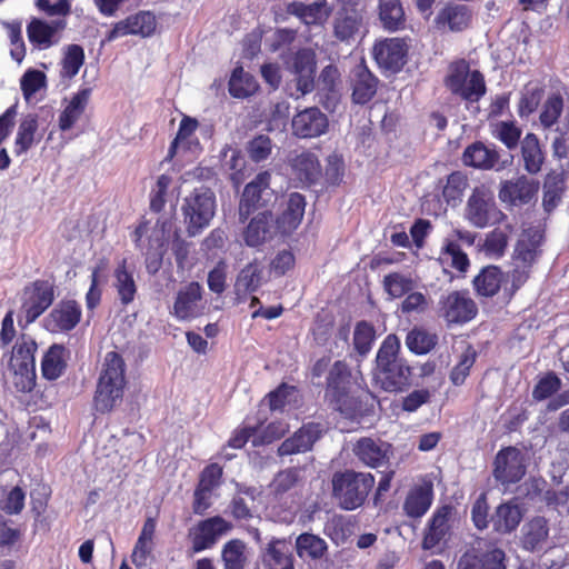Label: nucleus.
Listing matches in <instances>:
<instances>
[{
	"label": "nucleus",
	"mask_w": 569,
	"mask_h": 569,
	"mask_svg": "<svg viewBox=\"0 0 569 569\" xmlns=\"http://www.w3.org/2000/svg\"><path fill=\"white\" fill-rule=\"evenodd\" d=\"M305 197L298 192L291 193L286 202L283 211L276 221V230L282 234H289L295 231L301 223L305 214Z\"/></svg>",
	"instance_id": "a878e982"
},
{
	"label": "nucleus",
	"mask_w": 569,
	"mask_h": 569,
	"mask_svg": "<svg viewBox=\"0 0 569 569\" xmlns=\"http://www.w3.org/2000/svg\"><path fill=\"white\" fill-rule=\"evenodd\" d=\"M201 299V287L191 282L178 292L173 305V315L179 320L191 319L198 313V302Z\"/></svg>",
	"instance_id": "c756f323"
},
{
	"label": "nucleus",
	"mask_w": 569,
	"mask_h": 569,
	"mask_svg": "<svg viewBox=\"0 0 569 569\" xmlns=\"http://www.w3.org/2000/svg\"><path fill=\"white\" fill-rule=\"evenodd\" d=\"M46 76L39 70H28L21 78L20 86L26 100L44 87Z\"/></svg>",
	"instance_id": "338daca9"
},
{
	"label": "nucleus",
	"mask_w": 569,
	"mask_h": 569,
	"mask_svg": "<svg viewBox=\"0 0 569 569\" xmlns=\"http://www.w3.org/2000/svg\"><path fill=\"white\" fill-rule=\"evenodd\" d=\"M271 212L264 211L254 216L242 232L246 246L257 248L270 241L276 234Z\"/></svg>",
	"instance_id": "6ab92c4d"
},
{
	"label": "nucleus",
	"mask_w": 569,
	"mask_h": 569,
	"mask_svg": "<svg viewBox=\"0 0 569 569\" xmlns=\"http://www.w3.org/2000/svg\"><path fill=\"white\" fill-rule=\"evenodd\" d=\"M90 93V89H82L70 99L59 117L60 130L67 131L71 129L79 120L89 101Z\"/></svg>",
	"instance_id": "a19ab883"
},
{
	"label": "nucleus",
	"mask_w": 569,
	"mask_h": 569,
	"mask_svg": "<svg viewBox=\"0 0 569 569\" xmlns=\"http://www.w3.org/2000/svg\"><path fill=\"white\" fill-rule=\"evenodd\" d=\"M295 549L301 560L317 561L326 556L328 543L317 535L303 532L296 538Z\"/></svg>",
	"instance_id": "7c9ffc66"
},
{
	"label": "nucleus",
	"mask_w": 569,
	"mask_h": 569,
	"mask_svg": "<svg viewBox=\"0 0 569 569\" xmlns=\"http://www.w3.org/2000/svg\"><path fill=\"white\" fill-rule=\"evenodd\" d=\"M42 138L39 132V122L36 114L29 113L21 118L16 139L14 152L20 156L26 153L33 144L38 143Z\"/></svg>",
	"instance_id": "c85d7f7f"
},
{
	"label": "nucleus",
	"mask_w": 569,
	"mask_h": 569,
	"mask_svg": "<svg viewBox=\"0 0 569 569\" xmlns=\"http://www.w3.org/2000/svg\"><path fill=\"white\" fill-rule=\"evenodd\" d=\"M463 163L478 169H491L498 160V153L482 142L470 144L463 152Z\"/></svg>",
	"instance_id": "ea45409f"
},
{
	"label": "nucleus",
	"mask_w": 569,
	"mask_h": 569,
	"mask_svg": "<svg viewBox=\"0 0 569 569\" xmlns=\"http://www.w3.org/2000/svg\"><path fill=\"white\" fill-rule=\"evenodd\" d=\"M371 473L346 471L332 477V493L339 506L346 510L360 507L373 487Z\"/></svg>",
	"instance_id": "7ed1b4c3"
},
{
	"label": "nucleus",
	"mask_w": 569,
	"mask_h": 569,
	"mask_svg": "<svg viewBox=\"0 0 569 569\" xmlns=\"http://www.w3.org/2000/svg\"><path fill=\"white\" fill-rule=\"evenodd\" d=\"M258 90L256 79L241 67L233 70L229 80V92L234 98H247Z\"/></svg>",
	"instance_id": "8fccbe9b"
},
{
	"label": "nucleus",
	"mask_w": 569,
	"mask_h": 569,
	"mask_svg": "<svg viewBox=\"0 0 569 569\" xmlns=\"http://www.w3.org/2000/svg\"><path fill=\"white\" fill-rule=\"evenodd\" d=\"M67 366L66 349L61 345H52L41 362L42 375L48 380L58 379Z\"/></svg>",
	"instance_id": "37998d69"
},
{
	"label": "nucleus",
	"mask_w": 569,
	"mask_h": 569,
	"mask_svg": "<svg viewBox=\"0 0 569 569\" xmlns=\"http://www.w3.org/2000/svg\"><path fill=\"white\" fill-rule=\"evenodd\" d=\"M481 569H506V555L503 550L490 547L479 556Z\"/></svg>",
	"instance_id": "774afa93"
},
{
	"label": "nucleus",
	"mask_w": 569,
	"mask_h": 569,
	"mask_svg": "<svg viewBox=\"0 0 569 569\" xmlns=\"http://www.w3.org/2000/svg\"><path fill=\"white\" fill-rule=\"evenodd\" d=\"M521 129L513 121H498L492 124V136L501 141L509 150L515 149L521 137Z\"/></svg>",
	"instance_id": "13d9d810"
},
{
	"label": "nucleus",
	"mask_w": 569,
	"mask_h": 569,
	"mask_svg": "<svg viewBox=\"0 0 569 569\" xmlns=\"http://www.w3.org/2000/svg\"><path fill=\"white\" fill-rule=\"evenodd\" d=\"M383 288L392 299H396L413 290L415 281L410 276L392 272L385 276Z\"/></svg>",
	"instance_id": "5fc2aeb1"
},
{
	"label": "nucleus",
	"mask_w": 569,
	"mask_h": 569,
	"mask_svg": "<svg viewBox=\"0 0 569 569\" xmlns=\"http://www.w3.org/2000/svg\"><path fill=\"white\" fill-rule=\"evenodd\" d=\"M229 529V523L221 517H212L199 522L189 533L193 552L211 548Z\"/></svg>",
	"instance_id": "2eb2a0df"
},
{
	"label": "nucleus",
	"mask_w": 569,
	"mask_h": 569,
	"mask_svg": "<svg viewBox=\"0 0 569 569\" xmlns=\"http://www.w3.org/2000/svg\"><path fill=\"white\" fill-rule=\"evenodd\" d=\"M37 345L32 339L22 338L12 350L10 365L13 369L34 370Z\"/></svg>",
	"instance_id": "de8ad7c7"
},
{
	"label": "nucleus",
	"mask_w": 569,
	"mask_h": 569,
	"mask_svg": "<svg viewBox=\"0 0 569 569\" xmlns=\"http://www.w3.org/2000/svg\"><path fill=\"white\" fill-rule=\"evenodd\" d=\"M439 260L449 264L460 272L467 271L469 267L468 256L460 249V246L450 238H446L440 251Z\"/></svg>",
	"instance_id": "3c124183"
},
{
	"label": "nucleus",
	"mask_w": 569,
	"mask_h": 569,
	"mask_svg": "<svg viewBox=\"0 0 569 569\" xmlns=\"http://www.w3.org/2000/svg\"><path fill=\"white\" fill-rule=\"evenodd\" d=\"M269 184L270 173L266 171L259 173L244 187L239 203V217L241 221H244L254 208L264 206L269 201L272 194Z\"/></svg>",
	"instance_id": "9d476101"
},
{
	"label": "nucleus",
	"mask_w": 569,
	"mask_h": 569,
	"mask_svg": "<svg viewBox=\"0 0 569 569\" xmlns=\"http://www.w3.org/2000/svg\"><path fill=\"white\" fill-rule=\"evenodd\" d=\"M433 500V487L431 482L416 485L408 492L403 502V511L410 518L422 517L430 508Z\"/></svg>",
	"instance_id": "bb28decb"
},
{
	"label": "nucleus",
	"mask_w": 569,
	"mask_h": 569,
	"mask_svg": "<svg viewBox=\"0 0 569 569\" xmlns=\"http://www.w3.org/2000/svg\"><path fill=\"white\" fill-rule=\"evenodd\" d=\"M290 72L293 74V81L300 96H305L313 90L316 59L311 50L303 49L296 53L290 64Z\"/></svg>",
	"instance_id": "4468645a"
},
{
	"label": "nucleus",
	"mask_w": 569,
	"mask_h": 569,
	"mask_svg": "<svg viewBox=\"0 0 569 569\" xmlns=\"http://www.w3.org/2000/svg\"><path fill=\"white\" fill-rule=\"evenodd\" d=\"M526 453L516 448L507 447L498 451L493 461V477L502 486L520 481L527 470Z\"/></svg>",
	"instance_id": "0eeeda50"
},
{
	"label": "nucleus",
	"mask_w": 569,
	"mask_h": 569,
	"mask_svg": "<svg viewBox=\"0 0 569 569\" xmlns=\"http://www.w3.org/2000/svg\"><path fill=\"white\" fill-rule=\"evenodd\" d=\"M520 151L523 169L530 174L538 173L545 162V153L538 137L527 133L520 142Z\"/></svg>",
	"instance_id": "2f4dec72"
},
{
	"label": "nucleus",
	"mask_w": 569,
	"mask_h": 569,
	"mask_svg": "<svg viewBox=\"0 0 569 569\" xmlns=\"http://www.w3.org/2000/svg\"><path fill=\"white\" fill-rule=\"evenodd\" d=\"M511 233L512 227L509 223L503 224V227L495 228L486 234L485 241L480 248L481 252L489 259L501 258L507 250Z\"/></svg>",
	"instance_id": "e433bc0d"
},
{
	"label": "nucleus",
	"mask_w": 569,
	"mask_h": 569,
	"mask_svg": "<svg viewBox=\"0 0 569 569\" xmlns=\"http://www.w3.org/2000/svg\"><path fill=\"white\" fill-rule=\"evenodd\" d=\"M538 183L525 176L501 183L499 199L510 204L528 203L537 193Z\"/></svg>",
	"instance_id": "412c9836"
},
{
	"label": "nucleus",
	"mask_w": 569,
	"mask_h": 569,
	"mask_svg": "<svg viewBox=\"0 0 569 569\" xmlns=\"http://www.w3.org/2000/svg\"><path fill=\"white\" fill-rule=\"evenodd\" d=\"M446 84L453 94L471 102L478 101L486 93L483 76L478 70H470L465 60L450 66Z\"/></svg>",
	"instance_id": "423d86ee"
},
{
	"label": "nucleus",
	"mask_w": 569,
	"mask_h": 569,
	"mask_svg": "<svg viewBox=\"0 0 569 569\" xmlns=\"http://www.w3.org/2000/svg\"><path fill=\"white\" fill-rule=\"evenodd\" d=\"M3 27L8 31L10 39V56L13 60L20 63L26 56V47L21 36V23L19 22H3Z\"/></svg>",
	"instance_id": "69168bd1"
},
{
	"label": "nucleus",
	"mask_w": 569,
	"mask_h": 569,
	"mask_svg": "<svg viewBox=\"0 0 569 569\" xmlns=\"http://www.w3.org/2000/svg\"><path fill=\"white\" fill-rule=\"evenodd\" d=\"M463 218L479 229L502 223L507 219L498 208L492 192L485 187L472 190L463 209Z\"/></svg>",
	"instance_id": "20e7f679"
},
{
	"label": "nucleus",
	"mask_w": 569,
	"mask_h": 569,
	"mask_svg": "<svg viewBox=\"0 0 569 569\" xmlns=\"http://www.w3.org/2000/svg\"><path fill=\"white\" fill-rule=\"evenodd\" d=\"M360 26V14L353 9H345L338 13L335 20V36L341 41H348L359 31Z\"/></svg>",
	"instance_id": "49530a36"
},
{
	"label": "nucleus",
	"mask_w": 569,
	"mask_h": 569,
	"mask_svg": "<svg viewBox=\"0 0 569 569\" xmlns=\"http://www.w3.org/2000/svg\"><path fill=\"white\" fill-rule=\"evenodd\" d=\"M522 543L527 550H537L543 547L549 535L547 520L536 517L523 526Z\"/></svg>",
	"instance_id": "c03bdc74"
},
{
	"label": "nucleus",
	"mask_w": 569,
	"mask_h": 569,
	"mask_svg": "<svg viewBox=\"0 0 569 569\" xmlns=\"http://www.w3.org/2000/svg\"><path fill=\"white\" fill-rule=\"evenodd\" d=\"M352 98L357 103L368 102L376 93L377 81L368 68L359 63L352 71Z\"/></svg>",
	"instance_id": "473e14b6"
},
{
	"label": "nucleus",
	"mask_w": 569,
	"mask_h": 569,
	"mask_svg": "<svg viewBox=\"0 0 569 569\" xmlns=\"http://www.w3.org/2000/svg\"><path fill=\"white\" fill-rule=\"evenodd\" d=\"M563 111V100L560 94L552 93L543 102L539 116L540 124L547 129L557 123Z\"/></svg>",
	"instance_id": "bf43d9fd"
},
{
	"label": "nucleus",
	"mask_w": 569,
	"mask_h": 569,
	"mask_svg": "<svg viewBox=\"0 0 569 569\" xmlns=\"http://www.w3.org/2000/svg\"><path fill=\"white\" fill-rule=\"evenodd\" d=\"M399 351L400 340L388 335L377 352L373 379L385 391H401L410 382L411 369L399 358Z\"/></svg>",
	"instance_id": "f257e3e1"
},
{
	"label": "nucleus",
	"mask_w": 569,
	"mask_h": 569,
	"mask_svg": "<svg viewBox=\"0 0 569 569\" xmlns=\"http://www.w3.org/2000/svg\"><path fill=\"white\" fill-rule=\"evenodd\" d=\"M376 332L372 325L361 321L357 323L353 331V346L355 349L361 355H367L375 341Z\"/></svg>",
	"instance_id": "052dcab7"
},
{
	"label": "nucleus",
	"mask_w": 569,
	"mask_h": 569,
	"mask_svg": "<svg viewBox=\"0 0 569 569\" xmlns=\"http://www.w3.org/2000/svg\"><path fill=\"white\" fill-rule=\"evenodd\" d=\"M522 510L515 501L501 503L492 516L493 529L501 533L513 531L522 519Z\"/></svg>",
	"instance_id": "c9c22d12"
},
{
	"label": "nucleus",
	"mask_w": 569,
	"mask_h": 569,
	"mask_svg": "<svg viewBox=\"0 0 569 569\" xmlns=\"http://www.w3.org/2000/svg\"><path fill=\"white\" fill-rule=\"evenodd\" d=\"M81 319L80 306L74 300H63L43 319L46 330L58 333L72 330Z\"/></svg>",
	"instance_id": "9b49d317"
},
{
	"label": "nucleus",
	"mask_w": 569,
	"mask_h": 569,
	"mask_svg": "<svg viewBox=\"0 0 569 569\" xmlns=\"http://www.w3.org/2000/svg\"><path fill=\"white\" fill-rule=\"evenodd\" d=\"M389 450L390 446L388 443L371 438L359 439L353 448V452L359 460L372 468H377L387 461Z\"/></svg>",
	"instance_id": "cd10ccee"
},
{
	"label": "nucleus",
	"mask_w": 569,
	"mask_h": 569,
	"mask_svg": "<svg viewBox=\"0 0 569 569\" xmlns=\"http://www.w3.org/2000/svg\"><path fill=\"white\" fill-rule=\"evenodd\" d=\"M63 28L64 22L62 20H54L48 23L42 20L34 19L29 23L27 32L28 38L32 43L37 44L41 49H46L53 44V37Z\"/></svg>",
	"instance_id": "72a5a7b5"
},
{
	"label": "nucleus",
	"mask_w": 569,
	"mask_h": 569,
	"mask_svg": "<svg viewBox=\"0 0 569 569\" xmlns=\"http://www.w3.org/2000/svg\"><path fill=\"white\" fill-rule=\"evenodd\" d=\"M24 492L14 487L10 490L0 489V509L10 515L19 513L24 507Z\"/></svg>",
	"instance_id": "e2e57ef3"
},
{
	"label": "nucleus",
	"mask_w": 569,
	"mask_h": 569,
	"mask_svg": "<svg viewBox=\"0 0 569 569\" xmlns=\"http://www.w3.org/2000/svg\"><path fill=\"white\" fill-rule=\"evenodd\" d=\"M437 342V335L420 328L412 329L406 337L407 347L417 355L428 353L436 347Z\"/></svg>",
	"instance_id": "603ef678"
},
{
	"label": "nucleus",
	"mask_w": 569,
	"mask_h": 569,
	"mask_svg": "<svg viewBox=\"0 0 569 569\" xmlns=\"http://www.w3.org/2000/svg\"><path fill=\"white\" fill-rule=\"evenodd\" d=\"M184 221L190 236L198 234L209 226L216 212V197L207 188L194 189L184 198L182 206Z\"/></svg>",
	"instance_id": "39448f33"
},
{
	"label": "nucleus",
	"mask_w": 569,
	"mask_h": 569,
	"mask_svg": "<svg viewBox=\"0 0 569 569\" xmlns=\"http://www.w3.org/2000/svg\"><path fill=\"white\" fill-rule=\"evenodd\" d=\"M476 360V351L471 347H467L460 355L458 363L453 367L450 379L453 385H462L468 377L471 367Z\"/></svg>",
	"instance_id": "0e129e2a"
},
{
	"label": "nucleus",
	"mask_w": 569,
	"mask_h": 569,
	"mask_svg": "<svg viewBox=\"0 0 569 569\" xmlns=\"http://www.w3.org/2000/svg\"><path fill=\"white\" fill-rule=\"evenodd\" d=\"M441 311L447 322L463 323L476 317L477 306L466 293L455 291L441 300Z\"/></svg>",
	"instance_id": "dca6fc26"
},
{
	"label": "nucleus",
	"mask_w": 569,
	"mask_h": 569,
	"mask_svg": "<svg viewBox=\"0 0 569 569\" xmlns=\"http://www.w3.org/2000/svg\"><path fill=\"white\" fill-rule=\"evenodd\" d=\"M290 166L293 179L303 186L316 183L322 174L318 157L310 151H302L292 157Z\"/></svg>",
	"instance_id": "5701e85b"
},
{
	"label": "nucleus",
	"mask_w": 569,
	"mask_h": 569,
	"mask_svg": "<svg viewBox=\"0 0 569 569\" xmlns=\"http://www.w3.org/2000/svg\"><path fill=\"white\" fill-rule=\"evenodd\" d=\"M156 522L149 518L144 521L140 536L134 545L131 559L137 567L147 566L153 550Z\"/></svg>",
	"instance_id": "58836bf2"
},
{
	"label": "nucleus",
	"mask_w": 569,
	"mask_h": 569,
	"mask_svg": "<svg viewBox=\"0 0 569 569\" xmlns=\"http://www.w3.org/2000/svg\"><path fill=\"white\" fill-rule=\"evenodd\" d=\"M118 295L122 303H130L136 295L137 288L133 280V276L126 269L124 261L120 264L114 272Z\"/></svg>",
	"instance_id": "4d7b16f0"
},
{
	"label": "nucleus",
	"mask_w": 569,
	"mask_h": 569,
	"mask_svg": "<svg viewBox=\"0 0 569 569\" xmlns=\"http://www.w3.org/2000/svg\"><path fill=\"white\" fill-rule=\"evenodd\" d=\"M262 273L257 260L249 262L239 271L234 283V292L239 300L258 290L262 283Z\"/></svg>",
	"instance_id": "f704fd0d"
},
{
	"label": "nucleus",
	"mask_w": 569,
	"mask_h": 569,
	"mask_svg": "<svg viewBox=\"0 0 569 569\" xmlns=\"http://www.w3.org/2000/svg\"><path fill=\"white\" fill-rule=\"evenodd\" d=\"M289 11L306 24H322L331 13L326 0H320L310 4L293 2L290 4Z\"/></svg>",
	"instance_id": "4c0bfd02"
},
{
	"label": "nucleus",
	"mask_w": 569,
	"mask_h": 569,
	"mask_svg": "<svg viewBox=\"0 0 569 569\" xmlns=\"http://www.w3.org/2000/svg\"><path fill=\"white\" fill-rule=\"evenodd\" d=\"M322 431L323 429L319 423H307L280 445L278 453L280 456H289L309 451L321 437Z\"/></svg>",
	"instance_id": "a211bd4d"
},
{
	"label": "nucleus",
	"mask_w": 569,
	"mask_h": 569,
	"mask_svg": "<svg viewBox=\"0 0 569 569\" xmlns=\"http://www.w3.org/2000/svg\"><path fill=\"white\" fill-rule=\"evenodd\" d=\"M501 283L502 272L495 266L485 268L473 280L476 290L485 297L495 296L499 291Z\"/></svg>",
	"instance_id": "09e8293b"
},
{
	"label": "nucleus",
	"mask_w": 569,
	"mask_h": 569,
	"mask_svg": "<svg viewBox=\"0 0 569 569\" xmlns=\"http://www.w3.org/2000/svg\"><path fill=\"white\" fill-rule=\"evenodd\" d=\"M84 62L83 49L78 44H69L63 50L61 60V76L73 78Z\"/></svg>",
	"instance_id": "864d4df0"
},
{
	"label": "nucleus",
	"mask_w": 569,
	"mask_h": 569,
	"mask_svg": "<svg viewBox=\"0 0 569 569\" xmlns=\"http://www.w3.org/2000/svg\"><path fill=\"white\" fill-rule=\"evenodd\" d=\"M262 569H295V559L283 539L270 540L261 553Z\"/></svg>",
	"instance_id": "b1692460"
},
{
	"label": "nucleus",
	"mask_w": 569,
	"mask_h": 569,
	"mask_svg": "<svg viewBox=\"0 0 569 569\" xmlns=\"http://www.w3.org/2000/svg\"><path fill=\"white\" fill-rule=\"evenodd\" d=\"M293 134L299 138H316L328 129V119L318 108H307L292 119Z\"/></svg>",
	"instance_id": "f3484780"
},
{
	"label": "nucleus",
	"mask_w": 569,
	"mask_h": 569,
	"mask_svg": "<svg viewBox=\"0 0 569 569\" xmlns=\"http://www.w3.org/2000/svg\"><path fill=\"white\" fill-rule=\"evenodd\" d=\"M455 513L456 510L451 506H442L433 512L423 537L425 549L433 548L447 537L451 529Z\"/></svg>",
	"instance_id": "4be33fe9"
},
{
	"label": "nucleus",
	"mask_w": 569,
	"mask_h": 569,
	"mask_svg": "<svg viewBox=\"0 0 569 569\" xmlns=\"http://www.w3.org/2000/svg\"><path fill=\"white\" fill-rule=\"evenodd\" d=\"M379 19L386 30L397 31L405 26V10L400 0H379Z\"/></svg>",
	"instance_id": "79ce46f5"
},
{
	"label": "nucleus",
	"mask_w": 569,
	"mask_h": 569,
	"mask_svg": "<svg viewBox=\"0 0 569 569\" xmlns=\"http://www.w3.org/2000/svg\"><path fill=\"white\" fill-rule=\"evenodd\" d=\"M53 301V289L47 282H34L23 291L22 312L27 323L33 322Z\"/></svg>",
	"instance_id": "ddd939ff"
},
{
	"label": "nucleus",
	"mask_w": 569,
	"mask_h": 569,
	"mask_svg": "<svg viewBox=\"0 0 569 569\" xmlns=\"http://www.w3.org/2000/svg\"><path fill=\"white\" fill-rule=\"evenodd\" d=\"M199 122L191 117L184 116L179 124L174 140L171 142L168 156L172 158L177 153L197 154L201 150L200 142L196 137Z\"/></svg>",
	"instance_id": "aec40b11"
},
{
	"label": "nucleus",
	"mask_w": 569,
	"mask_h": 569,
	"mask_svg": "<svg viewBox=\"0 0 569 569\" xmlns=\"http://www.w3.org/2000/svg\"><path fill=\"white\" fill-rule=\"evenodd\" d=\"M350 393V372L343 362L337 361L329 372L326 396L337 410L348 412L355 405Z\"/></svg>",
	"instance_id": "6e6552de"
},
{
	"label": "nucleus",
	"mask_w": 569,
	"mask_h": 569,
	"mask_svg": "<svg viewBox=\"0 0 569 569\" xmlns=\"http://www.w3.org/2000/svg\"><path fill=\"white\" fill-rule=\"evenodd\" d=\"M224 569H244L247 563L246 545L241 540H231L222 549Z\"/></svg>",
	"instance_id": "6e6d98bb"
},
{
	"label": "nucleus",
	"mask_w": 569,
	"mask_h": 569,
	"mask_svg": "<svg viewBox=\"0 0 569 569\" xmlns=\"http://www.w3.org/2000/svg\"><path fill=\"white\" fill-rule=\"evenodd\" d=\"M301 481V470L297 468H288L274 477L270 488L276 495H282L295 488Z\"/></svg>",
	"instance_id": "680f3d73"
},
{
	"label": "nucleus",
	"mask_w": 569,
	"mask_h": 569,
	"mask_svg": "<svg viewBox=\"0 0 569 569\" xmlns=\"http://www.w3.org/2000/svg\"><path fill=\"white\" fill-rule=\"evenodd\" d=\"M471 21V11L465 4L447 3L436 16L435 23L439 29L452 32L462 31Z\"/></svg>",
	"instance_id": "393cba45"
},
{
	"label": "nucleus",
	"mask_w": 569,
	"mask_h": 569,
	"mask_svg": "<svg viewBox=\"0 0 569 569\" xmlns=\"http://www.w3.org/2000/svg\"><path fill=\"white\" fill-rule=\"evenodd\" d=\"M541 239L542 234L538 229L525 230L516 244V259L522 261L525 264L532 263L537 257Z\"/></svg>",
	"instance_id": "a18cd8bd"
},
{
	"label": "nucleus",
	"mask_w": 569,
	"mask_h": 569,
	"mask_svg": "<svg viewBox=\"0 0 569 569\" xmlns=\"http://www.w3.org/2000/svg\"><path fill=\"white\" fill-rule=\"evenodd\" d=\"M157 28V19L150 11H140L117 22L106 37V41H113L124 36L151 37Z\"/></svg>",
	"instance_id": "1a4fd4ad"
},
{
	"label": "nucleus",
	"mask_w": 569,
	"mask_h": 569,
	"mask_svg": "<svg viewBox=\"0 0 569 569\" xmlns=\"http://www.w3.org/2000/svg\"><path fill=\"white\" fill-rule=\"evenodd\" d=\"M126 385L123 359L114 351L107 352L93 398L94 409L101 413L112 411L121 403Z\"/></svg>",
	"instance_id": "f03ea898"
},
{
	"label": "nucleus",
	"mask_w": 569,
	"mask_h": 569,
	"mask_svg": "<svg viewBox=\"0 0 569 569\" xmlns=\"http://www.w3.org/2000/svg\"><path fill=\"white\" fill-rule=\"evenodd\" d=\"M407 44L399 38L385 39L373 47V57L380 68L398 72L406 63Z\"/></svg>",
	"instance_id": "f8f14e48"
}]
</instances>
